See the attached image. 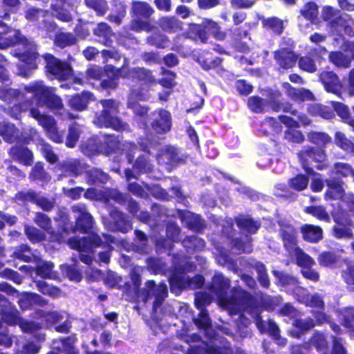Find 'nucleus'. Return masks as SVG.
Here are the masks:
<instances>
[{
    "label": "nucleus",
    "mask_w": 354,
    "mask_h": 354,
    "mask_svg": "<svg viewBox=\"0 0 354 354\" xmlns=\"http://www.w3.org/2000/svg\"><path fill=\"white\" fill-rule=\"evenodd\" d=\"M156 158L165 161L171 167H176L186 162L187 156L180 154L176 147L167 145L158 151Z\"/></svg>",
    "instance_id": "a211bd4d"
},
{
    "label": "nucleus",
    "mask_w": 354,
    "mask_h": 354,
    "mask_svg": "<svg viewBox=\"0 0 354 354\" xmlns=\"http://www.w3.org/2000/svg\"><path fill=\"white\" fill-rule=\"evenodd\" d=\"M281 95V93L278 91L270 93L268 104L273 111L279 112L283 111V112H288L290 110V103L288 102H282L277 100V98Z\"/></svg>",
    "instance_id": "5fc2aeb1"
},
{
    "label": "nucleus",
    "mask_w": 354,
    "mask_h": 354,
    "mask_svg": "<svg viewBox=\"0 0 354 354\" xmlns=\"http://www.w3.org/2000/svg\"><path fill=\"white\" fill-rule=\"evenodd\" d=\"M28 144H20L16 142L11 146L8 151L10 158L24 166H32L34 162V153L27 145Z\"/></svg>",
    "instance_id": "dca6fc26"
},
{
    "label": "nucleus",
    "mask_w": 354,
    "mask_h": 354,
    "mask_svg": "<svg viewBox=\"0 0 354 354\" xmlns=\"http://www.w3.org/2000/svg\"><path fill=\"white\" fill-rule=\"evenodd\" d=\"M44 59L47 75H50L60 81L67 80L73 76V68L66 62L62 61L50 53H46L44 55Z\"/></svg>",
    "instance_id": "9b49d317"
},
{
    "label": "nucleus",
    "mask_w": 354,
    "mask_h": 354,
    "mask_svg": "<svg viewBox=\"0 0 354 354\" xmlns=\"http://www.w3.org/2000/svg\"><path fill=\"white\" fill-rule=\"evenodd\" d=\"M0 315L2 321L8 326L17 325L21 318L15 306L1 295H0Z\"/></svg>",
    "instance_id": "aec40b11"
},
{
    "label": "nucleus",
    "mask_w": 354,
    "mask_h": 354,
    "mask_svg": "<svg viewBox=\"0 0 354 354\" xmlns=\"http://www.w3.org/2000/svg\"><path fill=\"white\" fill-rule=\"evenodd\" d=\"M54 44L59 48H64L76 44L77 39L71 32H58L55 35Z\"/></svg>",
    "instance_id": "864d4df0"
},
{
    "label": "nucleus",
    "mask_w": 354,
    "mask_h": 354,
    "mask_svg": "<svg viewBox=\"0 0 354 354\" xmlns=\"http://www.w3.org/2000/svg\"><path fill=\"white\" fill-rule=\"evenodd\" d=\"M86 183L91 185H101L106 184L109 176L102 169L93 167L86 169L85 171Z\"/></svg>",
    "instance_id": "ea45409f"
},
{
    "label": "nucleus",
    "mask_w": 354,
    "mask_h": 354,
    "mask_svg": "<svg viewBox=\"0 0 354 354\" xmlns=\"http://www.w3.org/2000/svg\"><path fill=\"white\" fill-rule=\"evenodd\" d=\"M131 281H127L122 286L123 292L130 298L131 301L138 305L140 303L146 304L149 299L153 298V308L160 307L168 297L167 284L162 281L156 284L153 279L145 281L144 287L140 288L141 275L136 270L130 272Z\"/></svg>",
    "instance_id": "f03ea898"
},
{
    "label": "nucleus",
    "mask_w": 354,
    "mask_h": 354,
    "mask_svg": "<svg viewBox=\"0 0 354 354\" xmlns=\"http://www.w3.org/2000/svg\"><path fill=\"white\" fill-rule=\"evenodd\" d=\"M292 325L295 328L288 330V335L292 338L299 339L307 331L313 329L315 326V323L313 318L308 317L305 319H294Z\"/></svg>",
    "instance_id": "393cba45"
},
{
    "label": "nucleus",
    "mask_w": 354,
    "mask_h": 354,
    "mask_svg": "<svg viewBox=\"0 0 354 354\" xmlns=\"http://www.w3.org/2000/svg\"><path fill=\"white\" fill-rule=\"evenodd\" d=\"M308 140L316 146L315 148L325 149L326 145L332 142L331 137L326 132L310 131L307 133Z\"/></svg>",
    "instance_id": "49530a36"
},
{
    "label": "nucleus",
    "mask_w": 354,
    "mask_h": 354,
    "mask_svg": "<svg viewBox=\"0 0 354 354\" xmlns=\"http://www.w3.org/2000/svg\"><path fill=\"white\" fill-rule=\"evenodd\" d=\"M111 221L104 222L109 230L113 232H121L122 234L128 233L133 228V224L131 220L125 214L120 211L117 207H113L109 212Z\"/></svg>",
    "instance_id": "4468645a"
},
{
    "label": "nucleus",
    "mask_w": 354,
    "mask_h": 354,
    "mask_svg": "<svg viewBox=\"0 0 354 354\" xmlns=\"http://www.w3.org/2000/svg\"><path fill=\"white\" fill-rule=\"evenodd\" d=\"M93 96L91 91H83L80 93L71 95L68 100V104L74 111H82L87 109Z\"/></svg>",
    "instance_id": "7c9ffc66"
},
{
    "label": "nucleus",
    "mask_w": 354,
    "mask_h": 354,
    "mask_svg": "<svg viewBox=\"0 0 354 354\" xmlns=\"http://www.w3.org/2000/svg\"><path fill=\"white\" fill-rule=\"evenodd\" d=\"M178 216L185 223L187 227L193 231H201L205 228L203 220L199 214L189 212L180 210Z\"/></svg>",
    "instance_id": "c756f323"
},
{
    "label": "nucleus",
    "mask_w": 354,
    "mask_h": 354,
    "mask_svg": "<svg viewBox=\"0 0 354 354\" xmlns=\"http://www.w3.org/2000/svg\"><path fill=\"white\" fill-rule=\"evenodd\" d=\"M169 40L167 36L160 31H153L146 37V43L157 48H165Z\"/></svg>",
    "instance_id": "09e8293b"
},
{
    "label": "nucleus",
    "mask_w": 354,
    "mask_h": 354,
    "mask_svg": "<svg viewBox=\"0 0 354 354\" xmlns=\"http://www.w3.org/2000/svg\"><path fill=\"white\" fill-rule=\"evenodd\" d=\"M20 0H2V8L0 9V18L1 19L9 20L11 12L17 13L21 6Z\"/></svg>",
    "instance_id": "de8ad7c7"
},
{
    "label": "nucleus",
    "mask_w": 354,
    "mask_h": 354,
    "mask_svg": "<svg viewBox=\"0 0 354 354\" xmlns=\"http://www.w3.org/2000/svg\"><path fill=\"white\" fill-rule=\"evenodd\" d=\"M123 66V79L131 81L142 86H151L156 84V80L152 71L144 67L124 68Z\"/></svg>",
    "instance_id": "f8f14e48"
},
{
    "label": "nucleus",
    "mask_w": 354,
    "mask_h": 354,
    "mask_svg": "<svg viewBox=\"0 0 354 354\" xmlns=\"http://www.w3.org/2000/svg\"><path fill=\"white\" fill-rule=\"evenodd\" d=\"M133 162V169L138 176L151 173L153 170V166L146 154H140Z\"/></svg>",
    "instance_id": "37998d69"
},
{
    "label": "nucleus",
    "mask_w": 354,
    "mask_h": 354,
    "mask_svg": "<svg viewBox=\"0 0 354 354\" xmlns=\"http://www.w3.org/2000/svg\"><path fill=\"white\" fill-rule=\"evenodd\" d=\"M74 214V223L70 221L69 227L72 233L86 234L92 232L95 228V221L84 204H76L71 207Z\"/></svg>",
    "instance_id": "6e6552de"
},
{
    "label": "nucleus",
    "mask_w": 354,
    "mask_h": 354,
    "mask_svg": "<svg viewBox=\"0 0 354 354\" xmlns=\"http://www.w3.org/2000/svg\"><path fill=\"white\" fill-rule=\"evenodd\" d=\"M317 260L320 267L333 268L337 265L339 256L335 251L324 250L318 254Z\"/></svg>",
    "instance_id": "a19ab883"
},
{
    "label": "nucleus",
    "mask_w": 354,
    "mask_h": 354,
    "mask_svg": "<svg viewBox=\"0 0 354 354\" xmlns=\"http://www.w3.org/2000/svg\"><path fill=\"white\" fill-rule=\"evenodd\" d=\"M319 81L328 93L338 95L342 87L338 76L332 71H323L319 75Z\"/></svg>",
    "instance_id": "b1692460"
},
{
    "label": "nucleus",
    "mask_w": 354,
    "mask_h": 354,
    "mask_svg": "<svg viewBox=\"0 0 354 354\" xmlns=\"http://www.w3.org/2000/svg\"><path fill=\"white\" fill-rule=\"evenodd\" d=\"M300 301L304 304L306 306L315 308L317 310H324L325 308L322 297L317 292L313 295H305Z\"/></svg>",
    "instance_id": "bf43d9fd"
},
{
    "label": "nucleus",
    "mask_w": 354,
    "mask_h": 354,
    "mask_svg": "<svg viewBox=\"0 0 354 354\" xmlns=\"http://www.w3.org/2000/svg\"><path fill=\"white\" fill-rule=\"evenodd\" d=\"M28 92L24 91V86L21 89L8 88L0 86V99L6 103H11L15 100L26 96Z\"/></svg>",
    "instance_id": "a18cd8bd"
},
{
    "label": "nucleus",
    "mask_w": 354,
    "mask_h": 354,
    "mask_svg": "<svg viewBox=\"0 0 354 354\" xmlns=\"http://www.w3.org/2000/svg\"><path fill=\"white\" fill-rule=\"evenodd\" d=\"M230 287V280L221 273H216L212 278L209 288L215 293L218 301H219L227 294Z\"/></svg>",
    "instance_id": "cd10ccee"
},
{
    "label": "nucleus",
    "mask_w": 354,
    "mask_h": 354,
    "mask_svg": "<svg viewBox=\"0 0 354 354\" xmlns=\"http://www.w3.org/2000/svg\"><path fill=\"white\" fill-rule=\"evenodd\" d=\"M158 25L162 31L168 33H176L183 30V22L175 16L160 17Z\"/></svg>",
    "instance_id": "2f4dec72"
},
{
    "label": "nucleus",
    "mask_w": 354,
    "mask_h": 354,
    "mask_svg": "<svg viewBox=\"0 0 354 354\" xmlns=\"http://www.w3.org/2000/svg\"><path fill=\"white\" fill-rule=\"evenodd\" d=\"M68 5H69L68 0H53L50 9L55 13L56 19L66 23L73 20V15L66 8Z\"/></svg>",
    "instance_id": "f704fd0d"
},
{
    "label": "nucleus",
    "mask_w": 354,
    "mask_h": 354,
    "mask_svg": "<svg viewBox=\"0 0 354 354\" xmlns=\"http://www.w3.org/2000/svg\"><path fill=\"white\" fill-rule=\"evenodd\" d=\"M304 212L310 214L319 221L325 222L330 221V215L327 212L326 208L322 205H310L304 209Z\"/></svg>",
    "instance_id": "0e129e2a"
},
{
    "label": "nucleus",
    "mask_w": 354,
    "mask_h": 354,
    "mask_svg": "<svg viewBox=\"0 0 354 354\" xmlns=\"http://www.w3.org/2000/svg\"><path fill=\"white\" fill-rule=\"evenodd\" d=\"M88 236H82L81 238L77 236L70 237L68 239V246L73 250L79 252H91L93 253L95 248L103 247L106 248L110 245L104 242L100 236L95 232V229L92 230V232L86 233Z\"/></svg>",
    "instance_id": "9d476101"
},
{
    "label": "nucleus",
    "mask_w": 354,
    "mask_h": 354,
    "mask_svg": "<svg viewBox=\"0 0 354 354\" xmlns=\"http://www.w3.org/2000/svg\"><path fill=\"white\" fill-rule=\"evenodd\" d=\"M111 6L112 12L108 15L107 19L115 25H120L127 15V6L122 0H111Z\"/></svg>",
    "instance_id": "e433bc0d"
},
{
    "label": "nucleus",
    "mask_w": 354,
    "mask_h": 354,
    "mask_svg": "<svg viewBox=\"0 0 354 354\" xmlns=\"http://www.w3.org/2000/svg\"><path fill=\"white\" fill-rule=\"evenodd\" d=\"M93 34L97 37V41L106 47H111L113 43V37H115L111 26L106 22H99L93 29Z\"/></svg>",
    "instance_id": "a878e982"
},
{
    "label": "nucleus",
    "mask_w": 354,
    "mask_h": 354,
    "mask_svg": "<svg viewBox=\"0 0 354 354\" xmlns=\"http://www.w3.org/2000/svg\"><path fill=\"white\" fill-rule=\"evenodd\" d=\"M169 286L171 292H180L187 288V277L177 273H173L169 277Z\"/></svg>",
    "instance_id": "774afa93"
},
{
    "label": "nucleus",
    "mask_w": 354,
    "mask_h": 354,
    "mask_svg": "<svg viewBox=\"0 0 354 354\" xmlns=\"http://www.w3.org/2000/svg\"><path fill=\"white\" fill-rule=\"evenodd\" d=\"M274 59L281 68L288 70L296 65L298 56L291 49L281 48L274 52Z\"/></svg>",
    "instance_id": "4be33fe9"
},
{
    "label": "nucleus",
    "mask_w": 354,
    "mask_h": 354,
    "mask_svg": "<svg viewBox=\"0 0 354 354\" xmlns=\"http://www.w3.org/2000/svg\"><path fill=\"white\" fill-rule=\"evenodd\" d=\"M310 346L315 348L317 351L321 354H329L328 342L326 335L321 331L314 332L309 339Z\"/></svg>",
    "instance_id": "79ce46f5"
},
{
    "label": "nucleus",
    "mask_w": 354,
    "mask_h": 354,
    "mask_svg": "<svg viewBox=\"0 0 354 354\" xmlns=\"http://www.w3.org/2000/svg\"><path fill=\"white\" fill-rule=\"evenodd\" d=\"M24 232L28 239L33 244L43 242L46 239L44 232L31 225H25Z\"/></svg>",
    "instance_id": "13d9d810"
},
{
    "label": "nucleus",
    "mask_w": 354,
    "mask_h": 354,
    "mask_svg": "<svg viewBox=\"0 0 354 354\" xmlns=\"http://www.w3.org/2000/svg\"><path fill=\"white\" fill-rule=\"evenodd\" d=\"M297 156L303 168L309 175L315 174L313 169L309 166L310 162L315 163V167L319 170L324 169L328 166L326 151L322 148L306 147L297 153Z\"/></svg>",
    "instance_id": "0eeeda50"
},
{
    "label": "nucleus",
    "mask_w": 354,
    "mask_h": 354,
    "mask_svg": "<svg viewBox=\"0 0 354 354\" xmlns=\"http://www.w3.org/2000/svg\"><path fill=\"white\" fill-rule=\"evenodd\" d=\"M106 79L100 80V86L104 91L114 90L119 85L120 78H122L123 66L117 68L112 64L106 65Z\"/></svg>",
    "instance_id": "412c9836"
},
{
    "label": "nucleus",
    "mask_w": 354,
    "mask_h": 354,
    "mask_svg": "<svg viewBox=\"0 0 354 354\" xmlns=\"http://www.w3.org/2000/svg\"><path fill=\"white\" fill-rule=\"evenodd\" d=\"M0 135L3 140L9 144H30L38 136V132L34 128H30L27 132H20L15 124L3 122Z\"/></svg>",
    "instance_id": "1a4fd4ad"
},
{
    "label": "nucleus",
    "mask_w": 354,
    "mask_h": 354,
    "mask_svg": "<svg viewBox=\"0 0 354 354\" xmlns=\"http://www.w3.org/2000/svg\"><path fill=\"white\" fill-rule=\"evenodd\" d=\"M29 178L33 181H46L50 178L49 174L44 169V163L41 161L37 162L32 167L29 174Z\"/></svg>",
    "instance_id": "052dcab7"
},
{
    "label": "nucleus",
    "mask_w": 354,
    "mask_h": 354,
    "mask_svg": "<svg viewBox=\"0 0 354 354\" xmlns=\"http://www.w3.org/2000/svg\"><path fill=\"white\" fill-rule=\"evenodd\" d=\"M88 167L89 165L80 158L66 160L58 164V169L61 171L62 176L74 178L85 174Z\"/></svg>",
    "instance_id": "f3484780"
},
{
    "label": "nucleus",
    "mask_w": 354,
    "mask_h": 354,
    "mask_svg": "<svg viewBox=\"0 0 354 354\" xmlns=\"http://www.w3.org/2000/svg\"><path fill=\"white\" fill-rule=\"evenodd\" d=\"M274 277L277 279V285L282 287L288 286H295V290L297 291H304V289L299 286V281L295 277L285 272L279 270H272Z\"/></svg>",
    "instance_id": "58836bf2"
},
{
    "label": "nucleus",
    "mask_w": 354,
    "mask_h": 354,
    "mask_svg": "<svg viewBox=\"0 0 354 354\" xmlns=\"http://www.w3.org/2000/svg\"><path fill=\"white\" fill-rule=\"evenodd\" d=\"M333 209L330 212L333 221L341 226H351L353 221L348 212L339 203L332 204Z\"/></svg>",
    "instance_id": "72a5a7b5"
},
{
    "label": "nucleus",
    "mask_w": 354,
    "mask_h": 354,
    "mask_svg": "<svg viewBox=\"0 0 354 354\" xmlns=\"http://www.w3.org/2000/svg\"><path fill=\"white\" fill-rule=\"evenodd\" d=\"M28 39L21 34L20 30L12 29L4 23L0 26V49H7L17 45L27 46Z\"/></svg>",
    "instance_id": "ddd939ff"
},
{
    "label": "nucleus",
    "mask_w": 354,
    "mask_h": 354,
    "mask_svg": "<svg viewBox=\"0 0 354 354\" xmlns=\"http://www.w3.org/2000/svg\"><path fill=\"white\" fill-rule=\"evenodd\" d=\"M62 225L57 229H50L47 231L48 234V240L49 242L55 243L59 245L66 243L68 245V235L72 233L69 227L70 217L68 214H63L62 216Z\"/></svg>",
    "instance_id": "6ab92c4d"
},
{
    "label": "nucleus",
    "mask_w": 354,
    "mask_h": 354,
    "mask_svg": "<svg viewBox=\"0 0 354 354\" xmlns=\"http://www.w3.org/2000/svg\"><path fill=\"white\" fill-rule=\"evenodd\" d=\"M81 151L84 154L90 157L100 153L99 136H93L88 138L82 144Z\"/></svg>",
    "instance_id": "603ef678"
},
{
    "label": "nucleus",
    "mask_w": 354,
    "mask_h": 354,
    "mask_svg": "<svg viewBox=\"0 0 354 354\" xmlns=\"http://www.w3.org/2000/svg\"><path fill=\"white\" fill-rule=\"evenodd\" d=\"M263 27L272 30L275 35H280L283 31V22L277 17H271L262 20Z\"/></svg>",
    "instance_id": "6e6d98bb"
},
{
    "label": "nucleus",
    "mask_w": 354,
    "mask_h": 354,
    "mask_svg": "<svg viewBox=\"0 0 354 354\" xmlns=\"http://www.w3.org/2000/svg\"><path fill=\"white\" fill-rule=\"evenodd\" d=\"M154 10L151 6L142 1L133 0L131 2V15L132 17V30L140 32H150L153 30V26L151 22V17Z\"/></svg>",
    "instance_id": "423d86ee"
},
{
    "label": "nucleus",
    "mask_w": 354,
    "mask_h": 354,
    "mask_svg": "<svg viewBox=\"0 0 354 354\" xmlns=\"http://www.w3.org/2000/svg\"><path fill=\"white\" fill-rule=\"evenodd\" d=\"M151 127L157 134H162L169 131L171 128L170 113L164 109H160L151 122Z\"/></svg>",
    "instance_id": "5701e85b"
},
{
    "label": "nucleus",
    "mask_w": 354,
    "mask_h": 354,
    "mask_svg": "<svg viewBox=\"0 0 354 354\" xmlns=\"http://www.w3.org/2000/svg\"><path fill=\"white\" fill-rule=\"evenodd\" d=\"M102 106V111L96 115L94 122L100 127L111 128L119 131L124 129V124L117 116L118 113V102L113 99H102L100 101Z\"/></svg>",
    "instance_id": "39448f33"
},
{
    "label": "nucleus",
    "mask_w": 354,
    "mask_h": 354,
    "mask_svg": "<svg viewBox=\"0 0 354 354\" xmlns=\"http://www.w3.org/2000/svg\"><path fill=\"white\" fill-rule=\"evenodd\" d=\"M300 233L305 242L317 243L324 239L323 229L313 224H304L300 227Z\"/></svg>",
    "instance_id": "bb28decb"
},
{
    "label": "nucleus",
    "mask_w": 354,
    "mask_h": 354,
    "mask_svg": "<svg viewBox=\"0 0 354 354\" xmlns=\"http://www.w3.org/2000/svg\"><path fill=\"white\" fill-rule=\"evenodd\" d=\"M220 306L229 310L230 315H238L245 311L252 314L257 308L255 297L240 286L233 287L227 294L218 301Z\"/></svg>",
    "instance_id": "7ed1b4c3"
},
{
    "label": "nucleus",
    "mask_w": 354,
    "mask_h": 354,
    "mask_svg": "<svg viewBox=\"0 0 354 354\" xmlns=\"http://www.w3.org/2000/svg\"><path fill=\"white\" fill-rule=\"evenodd\" d=\"M327 189L325 192V199L339 200L345 195L344 189L342 184L334 178L326 179Z\"/></svg>",
    "instance_id": "4c0bfd02"
},
{
    "label": "nucleus",
    "mask_w": 354,
    "mask_h": 354,
    "mask_svg": "<svg viewBox=\"0 0 354 354\" xmlns=\"http://www.w3.org/2000/svg\"><path fill=\"white\" fill-rule=\"evenodd\" d=\"M209 35L218 41H224L227 37V33L219 24L210 19H205L201 24H189L183 36L195 43L205 44L208 41Z\"/></svg>",
    "instance_id": "20e7f679"
},
{
    "label": "nucleus",
    "mask_w": 354,
    "mask_h": 354,
    "mask_svg": "<svg viewBox=\"0 0 354 354\" xmlns=\"http://www.w3.org/2000/svg\"><path fill=\"white\" fill-rule=\"evenodd\" d=\"M279 227V237L283 242L285 250L292 253L297 246V230L289 221L279 220L277 222Z\"/></svg>",
    "instance_id": "2eb2a0df"
},
{
    "label": "nucleus",
    "mask_w": 354,
    "mask_h": 354,
    "mask_svg": "<svg viewBox=\"0 0 354 354\" xmlns=\"http://www.w3.org/2000/svg\"><path fill=\"white\" fill-rule=\"evenodd\" d=\"M30 43L28 41V46H23L25 49L23 51H18L15 53L16 57L20 61L29 65L30 68H35L37 67L35 59L38 57V53L35 50L30 47Z\"/></svg>",
    "instance_id": "c03bdc74"
},
{
    "label": "nucleus",
    "mask_w": 354,
    "mask_h": 354,
    "mask_svg": "<svg viewBox=\"0 0 354 354\" xmlns=\"http://www.w3.org/2000/svg\"><path fill=\"white\" fill-rule=\"evenodd\" d=\"M36 286L38 290L43 295H48L52 298H58L61 296L62 290L59 288L50 285L44 280L36 281Z\"/></svg>",
    "instance_id": "4d7b16f0"
},
{
    "label": "nucleus",
    "mask_w": 354,
    "mask_h": 354,
    "mask_svg": "<svg viewBox=\"0 0 354 354\" xmlns=\"http://www.w3.org/2000/svg\"><path fill=\"white\" fill-rule=\"evenodd\" d=\"M38 195L39 194L32 189H29L26 192L19 191L14 196L13 200L15 202L17 203H21L23 205H26L27 203H31L35 205Z\"/></svg>",
    "instance_id": "69168bd1"
},
{
    "label": "nucleus",
    "mask_w": 354,
    "mask_h": 354,
    "mask_svg": "<svg viewBox=\"0 0 354 354\" xmlns=\"http://www.w3.org/2000/svg\"><path fill=\"white\" fill-rule=\"evenodd\" d=\"M24 91L32 95L21 98V102L9 108L8 114L14 119H19L21 113L28 111L35 102L38 106H46L50 110L59 111L64 108L62 98L55 94V88L46 86L41 80L24 85Z\"/></svg>",
    "instance_id": "f257e3e1"
},
{
    "label": "nucleus",
    "mask_w": 354,
    "mask_h": 354,
    "mask_svg": "<svg viewBox=\"0 0 354 354\" xmlns=\"http://www.w3.org/2000/svg\"><path fill=\"white\" fill-rule=\"evenodd\" d=\"M99 145L100 153L109 156L119 148L120 142L115 136L104 134L99 136Z\"/></svg>",
    "instance_id": "c9c22d12"
},
{
    "label": "nucleus",
    "mask_w": 354,
    "mask_h": 354,
    "mask_svg": "<svg viewBox=\"0 0 354 354\" xmlns=\"http://www.w3.org/2000/svg\"><path fill=\"white\" fill-rule=\"evenodd\" d=\"M341 324L351 332H354V307L347 306L341 310Z\"/></svg>",
    "instance_id": "338daca9"
},
{
    "label": "nucleus",
    "mask_w": 354,
    "mask_h": 354,
    "mask_svg": "<svg viewBox=\"0 0 354 354\" xmlns=\"http://www.w3.org/2000/svg\"><path fill=\"white\" fill-rule=\"evenodd\" d=\"M84 5L95 12L98 17H103L109 9L106 0H84Z\"/></svg>",
    "instance_id": "e2e57ef3"
},
{
    "label": "nucleus",
    "mask_w": 354,
    "mask_h": 354,
    "mask_svg": "<svg viewBox=\"0 0 354 354\" xmlns=\"http://www.w3.org/2000/svg\"><path fill=\"white\" fill-rule=\"evenodd\" d=\"M346 14L341 13L339 10L331 6H325L322 11V19L332 29L338 30L339 25Z\"/></svg>",
    "instance_id": "c85d7f7f"
},
{
    "label": "nucleus",
    "mask_w": 354,
    "mask_h": 354,
    "mask_svg": "<svg viewBox=\"0 0 354 354\" xmlns=\"http://www.w3.org/2000/svg\"><path fill=\"white\" fill-rule=\"evenodd\" d=\"M341 278L346 284L347 290L354 294V263L348 262L341 270Z\"/></svg>",
    "instance_id": "3c124183"
},
{
    "label": "nucleus",
    "mask_w": 354,
    "mask_h": 354,
    "mask_svg": "<svg viewBox=\"0 0 354 354\" xmlns=\"http://www.w3.org/2000/svg\"><path fill=\"white\" fill-rule=\"evenodd\" d=\"M252 268L257 273V279L260 285L264 288L268 289L270 286V281L265 264L261 261L256 262Z\"/></svg>",
    "instance_id": "680f3d73"
},
{
    "label": "nucleus",
    "mask_w": 354,
    "mask_h": 354,
    "mask_svg": "<svg viewBox=\"0 0 354 354\" xmlns=\"http://www.w3.org/2000/svg\"><path fill=\"white\" fill-rule=\"evenodd\" d=\"M235 223L239 229L243 232H245L250 234L257 233L261 227V222L253 219L249 215H240L234 218Z\"/></svg>",
    "instance_id": "473e14b6"
},
{
    "label": "nucleus",
    "mask_w": 354,
    "mask_h": 354,
    "mask_svg": "<svg viewBox=\"0 0 354 354\" xmlns=\"http://www.w3.org/2000/svg\"><path fill=\"white\" fill-rule=\"evenodd\" d=\"M328 59L338 68H347L351 66V58L339 50L331 51L328 55Z\"/></svg>",
    "instance_id": "8fccbe9b"
}]
</instances>
